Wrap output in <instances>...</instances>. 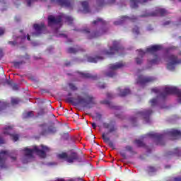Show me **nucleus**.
Listing matches in <instances>:
<instances>
[{
  "instance_id": "1",
  "label": "nucleus",
  "mask_w": 181,
  "mask_h": 181,
  "mask_svg": "<svg viewBox=\"0 0 181 181\" xmlns=\"http://www.w3.org/2000/svg\"><path fill=\"white\" fill-rule=\"evenodd\" d=\"M50 152V148L46 146L41 145L40 146H34L32 148H25L23 151V156L21 158L23 163L30 162V159L33 158V153H36L40 158H46V153Z\"/></svg>"
},
{
  "instance_id": "2",
  "label": "nucleus",
  "mask_w": 181,
  "mask_h": 181,
  "mask_svg": "<svg viewBox=\"0 0 181 181\" xmlns=\"http://www.w3.org/2000/svg\"><path fill=\"white\" fill-rule=\"evenodd\" d=\"M68 101L75 105H82L86 108H91L95 104V98L87 93H82L76 98H69Z\"/></svg>"
},
{
  "instance_id": "3",
  "label": "nucleus",
  "mask_w": 181,
  "mask_h": 181,
  "mask_svg": "<svg viewBox=\"0 0 181 181\" xmlns=\"http://www.w3.org/2000/svg\"><path fill=\"white\" fill-rule=\"evenodd\" d=\"M64 19L66 22H68L69 25L71 24L73 22V18L71 17L67 16L64 14H61L57 17L49 16L48 17V26L57 29L58 28H60V26H62V21Z\"/></svg>"
},
{
  "instance_id": "4",
  "label": "nucleus",
  "mask_w": 181,
  "mask_h": 181,
  "mask_svg": "<svg viewBox=\"0 0 181 181\" xmlns=\"http://www.w3.org/2000/svg\"><path fill=\"white\" fill-rule=\"evenodd\" d=\"M118 46H119V42L117 41H114L112 46L110 47V51L104 50L102 52L101 54H103V57H98L96 58L89 57L88 61L90 63H97L98 60H103V59H105L106 56H111V54L117 53V52L119 50Z\"/></svg>"
},
{
  "instance_id": "5",
  "label": "nucleus",
  "mask_w": 181,
  "mask_h": 181,
  "mask_svg": "<svg viewBox=\"0 0 181 181\" xmlns=\"http://www.w3.org/2000/svg\"><path fill=\"white\" fill-rule=\"evenodd\" d=\"M125 66V64L123 62H117L113 64H110L109 66V71L106 74L107 77H114L117 73H115V70H118L119 69H122Z\"/></svg>"
},
{
  "instance_id": "6",
  "label": "nucleus",
  "mask_w": 181,
  "mask_h": 181,
  "mask_svg": "<svg viewBox=\"0 0 181 181\" xmlns=\"http://www.w3.org/2000/svg\"><path fill=\"white\" fill-rule=\"evenodd\" d=\"M167 62V69L168 70H175L176 64H179L180 63V59H178L177 57L175 55H170Z\"/></svg>"
},
{
  "instance_id": "7",
  "label": "nucleus",
  "mask_w": 181,
  "mask_h": 181,
  "mask_svg": "<svg viewBox=\"0 0 181 181\" xmlns=\"http://www.w3.org/2000/svg\"><path fill=\"white\" fill-rule=\"evenodd\" d=\"M59 159H64L69 163H73L74 160H77L78 159V156L76 153H71L69 156H67V153H62L58 155Z\"/></svg>"
},
{
  "instance_id": "8",
  "label": "nucleus",
  "mask_w": 181,
  "mask_h": 181,
  "mask_svg": "<svg viewBox=\"0 0 181 181\" xmlns=\"http://www.w3.org/2000/svg\"><path fill=\"white\" fill-rule=\"evenodd\" d=\"M165 94H177L179 102L181 104V91L177 90L175 86H166L164 90Z\"/></svg>"
},
{
  "instance_id": "9",
  "label": "nucleus",
  "mask_w": 181,
  "mask_h": 181,
  "mask_svg": "<svg viewBox=\"0 0 181 181\" xmlns=\"http://www.w3.org/2000/svg\"><path fill=\"white\" fill-rule=\"evenodd\" d=\"M13 129V126H6L3 129V134L4 135H10L11 137V139L14 141V142H16L18 139H19V136L18 134H11V132Z\"/></svg>"
},
{
  "instance_id": "10",
  "label": "nucleus",
  "mask_w": 181,
  "mask_h": 181,
  "mask_svg": "<svg viewBox=\"0 0 181 181\" xmlns=\"http://www.w3.org/2000/svg\"><path fill=\"white\" fill-rule=\"evenodd\" d=\"M155 78L153 76H145L140 75L137 79V84H146V83H152Z\"/></svg>"
},
{
  "instance_id": "11",
  "label": "nucleus",
  "mask_w": 181,
  "mask_h": 181,
  "mask_svg": "<svg viewBox=\"0 0 181 181\" xmlns=\"http://www.w3.org/2000/svg\"><path fill=\"white\" fill-rule=\"evenodd\" d=\"M8 155V151H0V169H6L8 166L5 163V159Z\"/></svg>"
},
{
  "instance_id": "12",
  "label": "nucleus",
  "mask_w": 181,
  "mask_h": 181,
  "mask_svg": "<svg viewBox=\"0 0 181 181\" xmlns=\"http://www.w3.org/2000/svg\"><path fill=\"white\" fill-rule=\"evenodd\" d=\"M34 29L35 30V33H33V36H39V35H41V33H43V32H45L46 27L43 23L35 24Z\"/></svg>"
},
{
  "instance_id": "13",
  "label": "nucleus",
  "mask_w": 181,
  "mask_h": 181,
  "mask_svg": "<svg viewBox=\"0 0 181 181\" xmlns=\"http://www.w3.org/2000/svg\"><path fill=\"white\" fill-rule=\"evenodd\" d=\"M152 113V110H145L144 112H139L137 114L138 117H142L145 121L146 123L148 124L150 122L149 120V115H151Z\"/></svg>"
},
{
  "instance_id": "14",
  "label": "nucleus",
  "mask_w": 181,
  "mask_h": 181,
  "mask_svg": "<svg viewBox=\"0 0 181 181\" xmlns=\"http://www.w3.org/2000/svg\"><path fill=\"white\" fill-rule=\"evenodd\" d=\"M102 138L104 142L107 144V145H109V146L112 148V149H115V145L112 141H110V137H108V133H103Z\"/></svg>"
},
{
  "instance_id": "15",
  "label": "nucleus",
  "mask_w": 181,
  "mask_h": 181,
  "mask_svg": "<svg viewBox=\"0 0 181 181\" xmlns=\"http://www.w3.org/2000/svg\"><path fill=\"white\" fill-rule=\"evenodd\" d=\"M167 134L170 136H173V139H177L180 136V131L172 129L170 131L167 132Z\"/></svg>"
},
{
  "instance_id": "16",
  "label": "nucleus",
  "mask_w": 181,
  "mask_h": 181,
  "mask_svg": "<svg viewBox=\"0 0 181 181\" xmlns=\"http://www.w3.org/2000/svg\"><path fill=\"white\" fill-rule=\"evenodd\" d=\"M167 12L166 10L163 8H158L156 10L154 13H151V14H148L147 16H165Z\"/></svg>"
},
{
  "instance_id": "17",
  "label": "nucleus",
  "mask_w": 181,
  "mask_h": 181,
  "mask_svg": "<svg viewBox=\"0 0 181 181\" xmlns=\"http://www.w3.org/2000/svg\"><path fill=\"white\" fill-rule=\"evenodd\" d=\"M59 5H61V6H66V8H72L74 3L69 2L66 0H55Z\"/></svg>"
},
{
  "instance_id": "18",
  "label": "nucleus",
  "mask_w": 181,
  "mask_h": 181,
  "mask_svg": "<svg viewBox=\"0 0 181 181\" xmlns=\"http://www.w3.org/2000/svg\"><path fill=\"white\" fill-rule=\"evenodd\" d=\"M81 77L83 78H92L93 80H97V75H93L88 72H81L80 73Z\"/></svg>"
},
{
  "instance_id": "19",
  "label": "nucleus",
  "mask_w": 181,
  "mask_h": 181,
  "mask_svg": "<svg viewBox=\"0 0 181 181\" xmlns=\"http://www.w3.org/2000/svg\"><path fill=\"white\" fill-rule=\"evenodd\" d=\"M162 49V45H154L149 47L146 49L147 53H155L156 52H158V50H160Z\"/></svg>"
},
{
  "instance_id": "20",
  "label": "nucleus",
  "mask_w": 181,
  "mask_h": 181,
  "mask_svg": "<svg viewBox=\"0 0 181 181\" xmlns=\"http://www.w3.org/2000/svg\"><path fill=\"white\" fill-rule=\"evenodd\" d=\"M117 92L120 97H125V95H128L131 93V90L129 88L122 89L121 88H118Z\"/></svg>"
},
{
  "instance_id": "21",
  "label": "nucleus",
  "mask_w": 181,
  "mask_h": 181,
  "mask_svg": "<svg viewBox=\"0 0 181 181\" xmlns=\"http://www.w3.org/2000/svg\"><path fill=\"white\" fill-rule=\"evenodd\" d=\"M115 2V0L108 1V0H97V4L98 6H103L105 4H109L112 5Z\"/></svg>"
},
{
  "instance_id": "22",
  "label": "nucleus",
  "mask_w": 181,
  "mask_h": 181,
  "mask_svg": "<svg viewBox=\"0 0 181 181\" xmlns=\"http://www.w3.org/2000/svg\"><path fill=\"white\" fill-rule=\"evenodd\" d=\"M146 137L152 138L153 139H159L160 138H162V135H160L158 133L151 132V133L147 134L146 135Z\"/></svg>"
},
{
  "instance_id": "23",
  "label": "nucleus",
  "mask_w": 181,
  "mask_h": 181,
  "mask_svg": "<svg viewBox=\"0 0 181 181\" xmlns=\"http://www.w3.org/2000/svg\"><path fill=\"white\" fill-rule=\"evenodd\" d=\"M103 127L104 128L109 129V132H115V131H117V127H115V126L107 123H104Z\"/></svg>"
},
{
  "instance_id": "24",
  "label": "nucleus",
  "mask_w": 181,
  "mask_h": 181,
  "mask_svg": "<svg viewBox=\"0 0 181 181\" xmlns=\"http://www.w3.org/2000/svg\"><path fill=\"white\" fill-rule=\"evenodd\" d=\"M25 39H26V37H23V38L21 37H18L14 42L10 41L8 43H9V45H18V44L21 43V42H23V40H25Z\"/></svg>"
},
{
  "instance_id": "25",
  "label": "nucleus",
  "mask_w": 181,
  "mask_h": 181,
  "mask_svg": "<svg viewBox=\"0 0 181 181\" xmlns=\"http://www.w3.org/2000/svg\"><path fill=\"white\" fill-rule=\"evenodd\" d=\"M133 19H134V18L122 16L121 18V21H115L114 24L115 25H121V23H122L125 21H132Z\"/></svg>"
},
{
  "instance_id": "26",
  "label": "nucleus",
  "mask_w": 181,
  "mask_h": 181,
  "mask_svg": "<svg viewBox=\"0 0 181 181\" xmlns=\"http://www.w3.org/2000/svg\"><path fill=\"white\" fill-rule=\"evenodd\" d=\"M159 62H160V59L156 57L155 59L148 61V64H150V66H153V64H159Z\"/></svg>"
},
{
  "instance_id": "27",
  "label": "nucleus",
  "mask_w": 181,
  "mask_h": 181,
  "mask_svg": "<svg viewBox=\"0 0 181 181\" xmlns=\"http://www.w3.org/2000/svg\"><path fill=\"white\" fill-rule=\"evenodd\" d=\"M151 91L152 93H155L156 94H159V96H158V98L162 97V98H165V94L162 93L160 92V90H159V88H153Z\"/></svg>"
},
{
  "instance_id": "28",
  "label": "nucleus",
  "mask_w": 181,
  "mask_h": 181,
  "mask_svg": "<svg viewBox=\"0 0 181 181\" xmlns=\"http://www.w3.org/2000/svg\"><path fill=\"white\" fill-rule=\"evenodd\" d=\"M82 8H83V12L87 13V12H88V3L87 1H83Z\"/></svg>"
},
{
  "instance_id": "29",
  "label": "nucleus",
  "mask_w": 181,
  "mask_h": 181,
  "mask_svg": "<svg viewBox=\"0 0 181 181\" xmlns=\"http://www.w3.org/2000/svg\"><path fill=\"white\" fill-rule=\"evenodd\" d=\"M105 21H103L101 18H98L93 22V25H105Z\"/></svg>"
},
{
  "instance_id": "30",
  "label": "nucleus",
  "mask_w": 181,
  "mask_h": 181,
  "mask_svg": "<svg viewBox=\"0 0 181 181\" xmlns=\"http://www.w3.org/2000/svg\"><path fill=\"white\" fill-rule=\"evenodd\" d=\"M33 117V112H28L23 114V118H32Z\"/></svg>"
},
{
  "instance_id": "31",
  "label": "nucleus",
  "mask_w": 181,
  "mask_h": 181,
  "mask_svg": "<svg viewBox=\"0 0 181 181\" xmlns=\"http://www.w3.org/2000/svg\"><path fill=\"white\" fill-rule=\"evenodd\" d=\"M150 104L151 107H155V105L158 104V99H152L151 100H150Z\"/></svg>"
},
{
  "instance_id": "32",
  "label": "nucleus",
  "mask_w": 181,
  "mask_h": 181,
  "mask_svg": "<svg viewBox=\"0 0 181 181\" xmlns=\"http://www.w3.org/2000/svg\"><path fill=\"white\" fill-rule=\"evenodd\" d=\"M69 88H71L72 91H76L77 90V86L73 83H69Z\"/></svg>"
},
{
  "instance_id": "33",
  "label": "nucleus",
  "mask_w": 181,
  "mask_h": 181,
  "mask_svg": "<svg viewBox=\"0 0 181 181\" xmlns=\"http://www.w3.org/2000/svg\"><path fill=\"white\" fill-rule=\"evenodd\" d=\"M135 143L139 146H144V142H142V141H141V140H136Z\"/></svg>"
},
{
  "instance_id": "34",
  "label": "nucleus",
  "mask_w": 181,
  "mask_h": 181,
  "mask_svg": "<svg viewBox=\"0 0 181 181\" xmlns=\"http://www.w3.org/2000/svg\"><path fill=\"white\" fill-rule=\"evenodd\" d=\"M133 33H135V35H139V28H138V27H135L133 29Z\"/></svg>"
},
{
  "instance_id": "35",
  "label": "nucleus",
  "mask_w": 181,
  "mask_h": 181,
  "mask_svg": "<svg viewBox=\"0 0 181 181\" xmlns=\"http://www.w3.org/2000/svg\"><path fill=\"white\" fill-rule=\"evenodd\" d=\"M76 52H77V50L76 49V48H69L68 49L69 53H76Z\"/></svg>"
},
{
  "instance_id": "36",
  "label": "nucleus",
  "mask_w": 181,
  "mask_h": 181,
  "mask_svg": "<svg viewBox=\"0 0 181 181\" xmlns=\"http://www.w3.org/2000/svg\"><path fill=\"white\" fill-rule=\"evenodd\" d=\"M19 103V99L18 98H12L11 99V103L12 104H18Z\"/></svg>"
},
{
  "instance_id": "37",
  "label": "nucleus",
  "mask_w": 181,
  "mask_h": 181,
  "mask_svg": "<svg viewBox=\"0 0 181 181\" xmlns=\"http://www.w3.org/2000/svg\"><path fill=\"white\" fill-rule=\"evenodd\" d=\"M136 62L137 63V64H141V63H142V58L137 57L136 59Z\"/></svg>"
},
{
  "instance_id": "38",
  "label": "nucleus",
  "mask_w": 181,
  "mask_h": 181,
  "mask_svg": "<svg viewBox=\"0 0 181 181\" xmlns=\"http://www.w3.org/2000/svg\"><path fill=\"white\" fill-rule=\"evenodd\" d=\"M21 64H22V62H14V66H16V69H19V67H21Z\"/></svg>"
},
{
  "instance_id": "39",
  "label": "nucleus",
  "mask_w": 181,
  "mask_h": 181,
  "mask_svg": "<svg viewBox=\"0 0 181 181\" xmlns=\"http://www.w3.org/2000/svg\"><path fill=\"white\" fill-rule=\"evenodd\" d=\"M145 55V52L142 51L141 49L139 50V56L142 57V56Z\"/></svg>"
},
{
  "instance_id": "40",
  "label": "nucleus",
  "mask_w": 181,
  "mask_h": 181,
  "mask_svg": "<svg viewBox=\"0 0 181 181\" xmlns=\"http://www.w3.org/2000/svg\"><path fill=\"white\" fill-rule=\"evenodd\" d=\"M98 86L100 87V88H105V84L103 83H99Z\"/></svg>"
},
{
  "instance_id": "41",
  "label": "nucleus",
  "mask_w": 181,
  "mask_h": 181,
  "mask_svg": "<svg viewBox=\"0 0 181 181\" xmlns=\"http://www.w3.org/2000/svg\"><path fill=\"white\" fill-rule=\"evenodd\" d=\"M98 36H100L99 34L95 33V34H93L92 36H90V35H89V37H90V39H93V37H98Z\"/></svg>"
},
{
  "instance_id": "42",
  "label": "nucleus",
  "mask_w": 181,
  "mask_h": 181,
  "mask_svg": "<svg viewBox=\"0 0 181 181\" xmlns=\"http://www.w3.org/2000/svg\"><path fill=\"white\" fill-rule=\"evenodd\" d=\"M174 153L176 155H180V151L177 148L174 150Z\"/></svg>"
},
{
  "instance_id": "43",
  "label": "nucleus",
  "mask_w": 181,
  "mask_h": 181,
  "mask_svg": "<svg viewBox=\"0 0 181 181\" xmlns=\"http://www.w3.org/2000/svg\"><path fill=\"white\" fill-rule=\"evenodd\" d=\"M156 169H155V168L153 167H149L148 168V172H156Z\"/></svg>"
},
{
  "instance_id": "44",
  "label": "nucleus",
  "mask_w": 181,
  "mask_h": 181,
  "mask_svg": "<svg viewBox=\"0 0 181 181\" xmlns=\"http://www.w3.org/2000/svg\"><path fill=\"white\" fill-rule=\"evenodd\" d=\"M33 2V0H32V1H27V5H28V6H30V5L32 4V3Z\"/></svg>"
},
{
  "instance_id": "45",
  "label": "nucleus",
  "mask_w": 181,
  "mask_h": 181,
  "mask_svg": "<svg viewBox=\"0 0 181 181\" xmlns=\"http://www.w3.org/2000/svg\"><path fill=\"white\" fill-rule=\"evenodd\" d=\"M4 32H5V30H4L3 28H0V36L1 35H4Z\"/></svg>"
},
{
  "instance_id": "46",
  "label": "nucleus",
  "mask_w": 181,
  "mask_h": 181,
  "mask_svg": "<svg viewBox=\"0 0 181 181\" xmlns=\"http://www.w3.org/2000/svg\"><path fill=\"white\" fill-rule=\"evenodd\" d=\"M126 149H127V151H132V147H131V146H127L126 147Z\"/></svg>"
},
{
  "instance_id": "47",
  "label": "nucleus",
  "mask_w": 181,
  "mask_h": 181,
  "mask_svg": "<svg viewBox=\"0 0 181 181\" xmlns=\"http://www.w3.org/2000/svg\"><path fill=\"white\" fill-rule=\"evenodd\" d=\"M91 125H92V127L94 129H95V128H97V126L95 125V123H91Z\"/></svg>"
},
{
  "instance_id": "48",
  "label": "nucleus",
  "mask_w": 181,
  "mask_h": 181,
  "mask_svg": "<svg viewBox=\"0 0 181 181\" xmlns=\"http://www.w3.org/2000/svg\"><path fill=\"white\" fill-rule=\"evenodd\" d=\"M0 144H5V140L0 137Z\"/></svg>"
},
{
  "instance_id": "49",
  "label": "nucleus",
  "mask_w": 181,
  "mask_h": 181,
  "mask_svg": "<svg viewBox=\"0 0 181 181\" xmlns=\"http://www.w3.org/2000/svg\"><path fill=\"white\" fill-rule=\"evenodd\" d=\"M174 181H181V177L175 178Z\"/></svg>"
},
{
  "instance_id": "50",
  "label": "nucleus",
  "mask_w": 181,
  "mask_h": 181,
  "mask_svg": "<svg viewBox=\"0 0 181 181\" xmlns=\"http://www.w3.org/2000/svg\"><path fill=\"white\" fill-rule=\"evenodd\" d=\"M108 98H111L112 97V95L111 93L107 94Z\"/></svg>"
},
{
  "instance_id": "51",
  "label": "nucleus",
  "mask_w": 181,
  "mask_h": 181,
  "mask_svg": "<svg viewBox=\"0 0 181 181\" xmlns=\"http://www.w3.org/2000/svg\"><path fill=\"white\" fill-rule=\"evenodd\" d=\"M0 56H4V52H2V49H0Z\"/></svg>"
},
{
  "instance_id": "52",
  "label": "nucleus",
  "mask_w": 181,
  "mask_h": 181,
  "mask_svg": "<svg viewBox=\"0 0 181 181\" xmlns=\"http://www.w3.org/2000/svg\"><path fill=\"white\" fill-rule=\"evenodd\" d=\"M55 181H64V180L58 178Z\"/></svg>"
},
{
  "instance_id": "53",
  "label": "nucleus",
  "mask_w": 181,
  "mask_h": 181,
  "mask_svg": "<svg viewBox=\"0 0 181 181\" xmlns=\"http://www.w3.org/2000/svg\"><path fill=\"white\" fill-rule=\"evenodd\" d=\"M11 159H12L13 160H16V157H11Z\"/></svg>"
},
{
  "instance_id": "54",
  "label": "nucleus",
  "mask_w": 181,
  "mask_h": 181,
  "mask_svg": "<svg viewBox=\"0 0 181 181\" xmlns=\"http://www.w3.org/2000/svg\"><path fill=\"white\" fill-rule=\"evenodd\" d=\"M27 40H30V37L29 36V35H28L27 36Z\"/></svg>"
},
{
  "instance_id": "55",
  "label": "nucleus",
  "mask_w": 181,
  "mask_h": 181,
  "mask_svg": "<svg viewBox=\"0 0 181 181\" xmlns=\"http://www.w3.org/2000/svg\"><path fill=\"white\" fill-rule=\"evenodd\" d=\"M47 132L45 131V132H42V135H46Z\"/></svg>"
},
{
  "instance_id": "56",
  "label": "nucleus",
  "mask_w": 181,
  "mask_h": 181,
  "mask_svg": "<svg viewBox=\"0 0 181 181\" xmlns=\"http://www.w3.org/2000/svg\"><path fill=\"white\" fill-rule=\"evenodd\" d=\"M98 119H100L101 115H98Z\"/></svg>"
},
{
  "instance_id": "57",
  "label": "nucleus",
  "mask_w": 181,
  "mask_h": 181,
  "mask_svg": "<svg viewBox=\"0 0 181 181\" xmlns=\"http://www.w3.org/2000/svg\"><path fill=\"white\" fill-rule=\"evenodd\" d=\"M3 105H4V103L0 102V107H2Z\"/></svg>"
},
{
  "instance_id": "58",
  "label": "nucleus",
  "mask_w": 181,
  "mask_h": 181,
  "mask_svg": "<svg viewBox=\"0 0 181 181\" xmlns=\"http://www.w3.org/2000/svg\"><path fill=\"white\" fill-rule=\"evenodd\" d=\"M103 104H108V101L103 102Z\"/></svg>"
},
{
  "instance_id": "59",
  "label": "nucleus",
  "mask_w": 181,
  "mask_h": 181,
  "mask_svg": "<svg viewBox=\"0 0 181 181\" xmlns=\"http://www.w3.org/2000/svg\"><path fill=\"white\" fill-rule=\"evenodd\" d=\"M122 156L123 158H125V154L122 153Z\"/></svg>"
},
{
  "instance_id": "60",
  "label": "nucleus",
  "mask_w": 181,
  "mask_h": 181,
  "mask_svg": "<svg viewBox=\"0 0 181 181\" xmlns=\"http://www.w3.org/2000/svg\"><path fill=\"white\" fill-rule=\"evenodd\" d=\"M16 90H18V85H16Z\"/></svg>"
},
{
  "instance_id": "61",
  "label": "nucleus",
  "mask_w": 181,
  "mask_h": 181,
  "mask_svg": "<svg viewBox=\"0 0 181 181\" xmlns=\"http://www.w3.org/2000/svg\"><path fill=\"white\" fill-rule=\"evenodd\" d=\"M86 32H87V33H90V31H88V30H87Z\"/></svg>"
}]
</instances>
